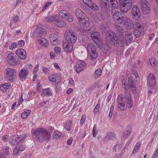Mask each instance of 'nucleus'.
Wrapping results in <instances>:
<instances>
[{"instance_id": "obj_16", "label": "nucleus", "mask_w": 158, "mask_h": 158, "mask_svg": "<svg viewBox=\"0 0 158 158\" xmlns=\"http://www.w3.org/2000/svg\"><path fill=\"white\" fill-rule=\"evenodd\" d=\"M90 21L89 18L85 16L84 18L79 21L80 25L82 27L86 28L89 25Z\"/></svg>"}, {"instance_id": "obj_27", "label": "nucleus", "mask_w": 158, "mask_h": 158, "mask_svg": "<svg viewBox=\"0 0 158 158\" xmlns=\"http://www.w3.org/2000/svg\"><path fill=\"white\" fill-rule=\"evenodd\" d=\"M75 15L77 18L79 19V21L86 16L81 10L79 9H77L75 11Z\"/></svg>"}, {"instance_id": "obj_11", "label": "nucleus", "mask_w": 158, "mask_h": 158, "mask_svg": "<svg viewBox=\"0 0 158 158\" xmlns=\"http://www.w3.org/2000/svg\"><path fill=\"white\" fill-rule=\"evenodd\" d=\"M47 33L45 30L41 27L38 28L34 31L32 35L34 37H41L44 36Z\"/></svg>"}, {"instance_id": "obj_33", "label": "nucleus", "mask_w": 158, "mask_h": 158, "mask_svg": "<svg viewBox=\"0 0 158 158\" xmlns=\"http://www.w3.org/2000/svg\"><path fill=\"white\" fill-rule=\"evenodd\" d=\"M102 72V70L98 68L96 69L94 73V77L96 79L99 78L101 76Z\"/></svg>"}, {"instance_id": "obj_60", "label": "nucleus", "mask_w": 158, "mask_h": 158, "mask_svg": "<svg viewBox=\"0 0 158 158\" xmlns=\"http://www.w3.org/2000/svg\"><path fill=\"white\" fill-rule=\"evenodd\" d=\"M42 70L43 72L45 74H48L49 73L50 71L49 70L45 67H43Z\"/></svg>"}, {"instance_id": "obj_58", "label": "nucleus", "mask_w": 158, "mask_h": 158, "mask_svg": "<svg viewBox=\"0 0 158 158\" xmlns=\"http://www.w3.org/2000/svg\"><path fill=\"white\" fill-rule=\"evenodd\" d=\"M54 51L57 54H59L60 53L61 51L60 48L58 47H55L54 48Z\"/></svg>"}, {"instance_id": "obj_35", "label": "nucleus", "mask_w": 158, "mask_h": 158, "mask_svg": "<svg viewBox=\"0 0 158 158\" xmlns=\"http://www.w3.org/2000/svg\"><path fill=\"white\" fill-rule=\"evenodd\" d=\"M116 138L115 134L112 132L108 133L105 137V139L107 140L109 139L114 140Z\"/></svg>"}, {"instance_id": "obj_25", "label": "nucleus", "mask_w": 158, "mask_h": 158, "mask_svg": "<svg viewBox=\"0 0 158 158\" xmlns=\"http://www.w3.org/2000/svg\"><path fill=\"white\" fill-rule=\"evenodd\" d=\"M16 53L17 55L22 60L25 59L26 58V51L23 49L20 48L16 50Z\"/></svg>"}, {"instance_id": "obj_31", "label": "nucleus", "mask_w": 158, "mask_h": 158, "mask_svg": "<svg viewBox=\"0 0 158 158\" xmlns=\"http://www.w3.org/2000/svg\"><path fill=\"white\" fill-rule=\"evenodd\" d=\"M106 42V44L105 45L104 48V52L106 56H108L110 53L111 50V47L109 44H111H111L110 42L108 43L107 41Z\"/></svg>"}, {"instance_id": "obj_45", "label": "nucleus", "mask_w": 158, "mask_h": 158, "mask_svg": "<svg viewBox=\"0 0 158 158\" xmlns=\"http://www.w3.org/2000/svg\"><path fill=\"white\" fill-rule=\"evenodd\" d=\"M89 7L94 11H97L99 10V7L94 2H93L92 5H90Z\"/></svg>"}, {"instance_id": "obj_62", "label": "nucleus", "mask_w": 158, "mask_h": 158, "mask_svg": "<svg viewBox=\"0 0 158 158\" xmlns=\"http://www.w3.org/2000/svg\"><path fill=\"white\" fill-rule=\"evenodd\" d=\"M39 67V64H37L35 66V69H33V73L34 74H35L37 73V71L38 70Z\"/></svg>"}, {"instance_id": "obj_49", "label": "nucleus", "mask_w": 158, "mask_h": 158, "mask_svg": "<svg viewBox=\"0 0 158 158\" xmlns=\"http://www.w3.org/2000/svg\"><path fill=\"white\" fill-rule=\"evenodd\" d=\"M83 1L85 4L89 6L90 5H92L93 2L91 0H83Z\"/></svg>"}, {"instance_id": "obj_52", "label": "nucleus", "mask_w": 158, "mask_h": 158, "mask_svg": "<svg viewBox=\"0 0 158 158\" xmlns=\"http://www.w3.org/2000/svg\"><path fill=\"white\" fill-rule=\"evenodd\" d=\"M17 44L15 42L12 43L11 45L9 46V48L10 49L13 50L15 48H17Z\"/></svg>"}, {"instance_id": "obj_61", "label": "nucleus", "mask_w": 158, "mask_h": 158, "mask_svg": "<svg viewBox=\"0 0 158 158\" xmlns=\"http://www.w3.org/2000/svg\"><path fill=\"white\" fill-rule=\"evenodd\" d=\"M66 11L64 10H61L59 12V15L60 17H62V18H63L64 15V13H65Z\"/></svg>"}, {"instance_id": "obj_3", "label": "nucleus", "mask_w": 158, "mask_h": 158, "mask_svg": "<svg viewBox=\"0 0 158 158\" xmlns=\"http://www.w3.org/2000/svg\"><path fill=\"white\" fill-rule=\"evenodd\" d=\"M119 5L121 11L126 13L131 8L132 1L131 0H125L119 2Z\"/></svg>"}, {"instance_id": "obj_30", "label": "nucleus", "mask_w": 158, "mask_h": 158, "mask_svg": "<svg viewBox=\"0 0 158 158\" xmlns=\"http://www.w3.org/2000/svg\"><path fill=\"white\" fill-rule=\"evenodd\" d=\"M132 16L133 19L136 21H139L141 19V14L140 12L132 13Z\"/></svg>"}, {"instance_id": "obj_64", "label": "nucleus", "mask_w": 158, "mask_h": 158, "mask_svg": "<svg viewBox=\"0 0 158 158\" xmlns=\"http://www.w3.org/2000/svg\"><path fill=\"white\" fill-rule=\"evenodd\" d=\"M13 21L14 23H17L19 21V17L17 16H16L15 17H14L13 19Z\"/></svg>"}, {"instance_id": "obj_37", "label": "nucleus", "mask_w": 158, "mask_h": 158, "mask_svg": "<svg viewBox=\"0 0 158 158\" xmlns=\"http://www.w3.org/2000/svg\"><path fill=\"white\" fill-rule=\"evenodd\" d=\"M63 134L61 132L58 131H55L53 133V137L54 138L57 139L60 138L63 136Z\"/></svg>"}, {"instance_id": "obj_36", "label": "nucleus", "mask_w": 158, "mask_h": 158, "mask_svg": "<svg viewBox=\"0 0 158 158\" xmlns=\"http://www.w3.org/2000/svg\"><path fill=\"white\" fill-rule=\"evenodd\" d=\"M52 94V93L50 91L49 88H47L43 89L41 93V95L43 96H49Z\"/></svg>"}, {"instance_id": "obj_24", "label": "nucleus", "mask_w": 158, "mask_h": 158, "mask_svg": "<svg viewBox=\"0 0 158 158\" xmlns=\"http://www.w3.org/2000/svg\"><path fill=\"white\" fill-rule=\"evenodd\" d=\"M25 148V146L23 145L17 146L14 148L13 150L14 155H19Z\"/></svg>"}, {"instance_id": "obj_50", "label": "nucleus", "mask_w": 158, "mask_h": 158, "mask_svg": "<svg viewBox=\"0 0 158 158\" xmlns=\"http://www.w3.org/2000/svg\"><path fill=\"white\" fill-rule=\"evenodd\" d=\"M131 134V131H127L125 132H123V136L124 138L126 139L128 136L130 135Z\"/></svg>"}, {"instance_id": "obj_57", "label": "nucleus", "mask_w": 158, "mask_h": 158, "mask_svg": "<svg viewBox=\"0 0 158 158\" xmlns=\"http://www.w3.org/2000/svg\"><path fill=\"white\" fill-rule=\"evenodd\" d=\"M18 45L20 47H23L25 45V42L23 40H19L18 42Z\"/></svg>"}, {"instance_id": "obj_28", "label": "nucleus", "mask_w": 158, "mask_h": 158, "mask_svg": "<svg viewBox=\"0 0 158 158\" xmlns=\"http://www.w3.org/2000/svg\"><path fill=\"white\" fill-rule=\"evenodd\" d=\"M106 1L108 4L109 5V3L111 5L113 9H117L118 7V2L117 0H106Z\"/></svg>"}, {"instance_id": "obj_12", "label": "nucleus", "mask_w": 158, "mask_h": 158, "mask_svg": "<svg viewBox=\"0 0 158 158\" xmlns=\"http://www.w3.org/2000/svg\"><path fill=\"white\" fill-rule=\"evenodd\" d=\"M135 24L136 27L133 31V35L137 38H138L143 32V27L139 23L136 22L135 23Z\"/></svg>"}, {"instance_id": "obj_7", "label": "nucleus", "mask_w": 158, "mask_h": 158, "mask_svg": "<svg viewBox=\"0 0 158 158\" xmlns=\"http://www.w3.org/2000/svg\"><path fill=\"white\" fill-rule=\"evenodd\" d=\"M6 71V74L8 79L11 82H13L16 74V70L13 68H8Z\"/></svg>"}, {"instance_id": "obj_5", "label": "nucleus", "mask_w": 158, "mask_h": 158, "mask_svg": "<svg viewBox=\"0 0 158 158\" xmlns=\"http://www.w3.org/2000/svg\"><path fill=\"white\" fill-rule=\"evenodd\" d=\"M88 56H90L91 60L96 59L97 57V52L95 46L91 44H89L86 48Z\"/></svg>"}, {"instance_id": "obj_19", "label": "nucleus", "mask_w": 158, "mask_h": 158, "mask_svg": "<svg viewBox=\"0 0 158 158\" xmlns=\"http://www.w3.org/2000/svg\"><path fill=\"white\" fill-rule=\"evenodd\" d=\"M11 140L10 141V143L12 145H16L22 142L21 138L17 135H14L11 137Z\"/></svg>"}, {"instance_id": "obj_43", "label": "nucleus", "mask_w": 158, "mask_h": 158, "mask_svg": "<svg viewBox=\"0 0 158 158\" xmlns=\"http://www.w3.org/2000/svg\"><path fill=\"white\" fill-rule=\"evenodd\" d=\"M31 112V110H27L24 111L21 114V116L23 118H26L27 116L29 115Z\"/></svg>"}, {"instance_id": "obj_1", "label": "nucleus", "mask_w": 158, "mask_h": 158, "mask_svg": "<svg viewBox=\"0 0 158 158\" xmlns=\"http://www.w3.org/2000/svg\"><path fill=\"white\" fill-rule=\"evenodd\" d=\"M117 36L114 32L113 31L107 33L106 35V41L110 43L116 47H118L120 45L123 47L124 41L123 40L124 29L120 26H117L116 28Z\"/></svg>"}, {"instance_id": "obj_53", "label": "nucleus", "mask_w": 158, "mask_h": 158, "mask_svg": "<svg viewBox=\"0 0 158 158\" xmlns=\"http://www.w3.org/2000/svg\"><path fill=\"white\" fill-rule=\"evenodd\" d=\"M51 42L52 44L54 46L58 45L60 43V41L59 39L54 40V41Z\"/></svg>"}, {"instance_id": "obj_21", "label": "nucleus", "mask_w": 158, "mask_h": 158, "mask_svg": "<svg viewBox=\"0 0 158 158\" xmlns=\"http://www.w3.org/2000/svg\"><path fill=\"white\" fill-rule=\"evenodd\" d=\"M123 99L122 94L119 95L117 98L118 102V106L121 110H124L126 109L125 104L123 102Z\"/></svg>"}, {"instance_id": "obj_42", "label": "nucleus", "mask_w": 158, "mask_h": 158, "mask_svg": "<svg viewBox=\"0 0 158 158\" xmlns=\"http://www.w3.org/2000/svg\"><path fill=\"white\" fill-rule=\"evenodd\" d=\"M56 18L55 17H51L49 16L45 18V20L48 22H52L54 23Z\"/></svg>"}, {"instance_id": "obj_44", "label": "nucleus", "mask_w": 158, "mask_h": 158, "mask_svg": "<svg viewBox=\"0 0 158 158\" xmlns=\"http://www.w3.org/2000/svg\"><path fill=\"white\" fill-rule=\"evenodd\" d=\"M138 12H140L139 9L138 7V5L136 4H135L132 7V9L131 10L132 13H138Z\"/></svg>"}, {"instance_id": "obj_38", "label": "nucleus", "mask_w": 158, "mask_h": 158, "mask_svg": "<svg viewBox=\"0 0 158 158\" xmlns=\"http://www.w3.org/2000/svg\"><path fill=\"white\" fill-rule=\"evenodd\" d=\"M50 40L51 42L58 39L59 36L54 33L50 34L49 35Z\"/></svg>"}, {"instance_id": "obj_46", "label": "nucleus", "mask_w": 158, "mask_h": 158, "mask_svg": "<svg viewBox=\"0 0 158 158\" xmlns=\"http://www.w3.org/2000/svg\"><path fill=\"white\" fill-rule=\"evenodd\" d=\"M122 84L123 87L126 90H128V87L127 83L125 81V79L123 78L122 79Z\"/></svg>"}, {"instance_id": "obj_59", "label": "nucleus", "mask_w": 158, "mask_h": 158, "mask_svg": "<svg viewBox=\"0 0 158 158\" xmlns=\"http://www.w3.org/2000/svg\"><path fill=\"white\" fill-rule=\"evenodd\" d=\"M86 118V117L85 115H83L82 116L80 120V124L82 125L83 124Z\"/></svg>"}, {"instance_id": "obj_22", "label": "nucleus", "mask_w": 158, "mask_h": 158, "mask_svg": "<svg viewBox=\"0 0 158 158\" xmlns=\"http://www.w3.org/2000/svg\"><path fill=\"white\" fill-rule=\"evenodd\" d=\"M48 79L50 81L55 82L56 84H58L61 81V77L57 74H54L49 76Z\"/></svg>"}, {"instance_id": "obj_26", "label": "nucleus", "mask_w": 158, "mask_h": 158, "mask_svg": "<svg viewBox=\"0 0 158 158\" xmlns=\"http://www.w3.org/2000/svg\"><path fill=\"white\" fill-rule=\"evenodd\" d=\"M128 82L129 87L133 90L134 93L136 92V88L134 84V81L131 77H128Z\"/></svg>"}, {"instance_id": "obj_48", "label": "nucleus", "mask_w": 158, "mask_h": 158, "mask_svg": "<svg viewBox=\"0 0 158 158\" xmlns=\"http://www.w3.org/2000/svg\"><path fill=\"white\" fill-rule=\"evenodd\" d=\"M140 147V143H136L133 150V153H135L139 149Z\"/></svg>"}, {"instance_id": "obj_32", "label": "nucleus", "mask_w": 158, "mask_h": 158, "mask_svg": "<svg viewBox=\"0 0 158 158\" xmlns=\"http://www.w3.org/2000/svg\"><path fill=\"white\" fill-rule=\"evenodd\" d=\"M54 24L59 27H64L66 25L64 21L56 19L55 21Z\"/></svg>"}, {"instance_id": "obj_34", "label": "nucleus", "mask_w": 158, "mask_h": 158, "mask_svg": "<svg viewBox=\"0 0 158 158\" xmlns=\"http://www.w3.org/2000/svg\"><path fill=\"white\" fill-rule=\"evenodd\" d=\"M72 122V120H69L65 122L64 124V127L67 131H70L71 130Z\"/></svg>"}, {"instance_id": "obj_4", "label": "nucleus", "mask_w": 158, "mask_h": 158, "mask_svg": "<svg viewBox=\"0 0 158 158\" xmlns=\"http://www.w3.org/2000/svg\"><path fill=\"white\" fill-rule=\"evenodd\" d=\"M64 37L67 42L75 43L77 39V35L74 30H68L65 31Z\"/></svg>"}, {"instance_id": "obj_6", "label": "nucleus", "mask_w": 158, "mask_h": 158, "mask_svg": "<svg viewBox=\"0 0 158 158\" xmlns=\"http://www.w3.org/2000/svg\"><path fill=\"white\" fill-rule=\"evenodd\" d=\"M19 59L13 53H10L7 56L6 60L11 65L16 66L19 64Z\"/></svg>"}, {"instance_id": "obj_55", "label": "nucleus", "mask_w": 158, "mask_h": 158, "mask_svg": "<svg viewBox=\"0 0 158 158\" xmlns=\"http://www.w3.org/2000/svg\"><path fill=\"white\" fill-rule=\"evenodd\" d=\"M100 104L98 103L97 104L94 109V114L99 111L100 108Z\"/></svg>"}, {"instance_id": "obj_29", "label": "nucleus", "mask_w": 158, "mask_h": 158, "mask_svg": "<svg viewBox=\"0 0 158 158\" xmlns=\"http://www.w3.org/2000/svg\"><path fill=\"white\" fill-rule=\"evenodd\" d=\"M9 147L6 146L3 149V152L0 153V158H7V156L9 153Z\"/></svg>"}, {"instance_id": "obj_2", "label": "nucleus", "mask_w": 158, "mask_h": 158, "mask_svg": "<svg viewBox=\"0 0 158 158\" xmlns=\"http://www.w3.org/2000/svg\"><path fill=\"white\" fill-rule=\"evenodd\" d=\"M32 136L37 141L42 142L44 139L49 140L51 138L49 132L46 129L42 127L38 128L31 130Z\"/></svg>"}, {"instance_id": "obj_18", "label": "nucleus", "mask_w": 158, "mask_h": 158, "mask_svg": "<svg viewBox=\"0 0 158 158\" xmlns=\"http://www.w3.org/2000/svg\"><path fill=\"white\" fill-rule=\"evenodd\" d=\"M133 34L132 32L130 31H127L125 33V44L127 45H128L133 41Z\"/></svg>"}, {"instance_id": "obj_40", "label": "nucleus", "mask_w": 158, "mask_h": 158, "mask_svg": "<svg viewBox=\"0 0 158 158\" xmlns=\"http://www.w3.org/2000/svg\"><path fill=\"white\" fill-rule=\"evenodd\" d=\"M38 40L40 41L41 44L45 47L47 46V41L48 40L45 38L42 37L40 38L39 39H38Z\"/></svg>"}, {"instance_id": "obj_41", "label": "nucleus", "mask_w": 158, "mask_h": 158, "mask_svg": "<svg viewBox=\"0 0 158 158\" xmlns=\"http://www.w3.org/2000/svg\"><path fill=\"white\" fill-rule=\"evenodd\" d=\"M10 86V84L9 83H5L2 85V87L0 86L1 89L3 90V91L4 90H4H6L7 89H9Z\"/></svg>"}, {"instance_id": "obj_20", "label": "nucleus", "mask_w": 158, "mask_h": 158, "mask_svg": "<svg viewBox=\"0 0 158 158\" xmlns=\"http://www.w3.org/2000/svg\"><path fill=\"white\" fill-rule=\"evenodd\" d=\"M73 43L67 42H63V46L64 51L66 52L67 53L70 52L73 50Z\"/></svg>"}, {"instance_id": "obj_63", "label": "nucleus", "mask_w": 158, "mask_h": 158, "mask_svg": "<svg viewBox=\"0 0 158 158\" xmlns=\"http://www.w3.org/2000/svg\"><path fill=\"white\" fill-rule=\"evenodd\" d=\"M69 22H72L73 21V18L72 16L71 15H69L66 19Z\"/></svg>"}, {"instance_id": "obj_13", "label": "nucleus", "mask_w": 158, "mask_h": 158, "mask_svg": "<svg viewBox=\"0 0 158 158\" xmlns=\"http://www.w3.org/2000/svg\"><path fill=\"white\" fill-rule=\"evenodd\" d=\"M86 66L85 62L81 60H78L75 66L76 70L77 73H80L83 70Z\"/></svg>"}, {"instance_id": "obj_51", "label": "nucleus", "mask_w": 158, "mask_h": 158, "mask_svg": "<svg viewBox=\"0 0 158 158\" xmlns=\"http://www.w3.org/2000/svg\"><path fill=\"white\" fill-rule=\"evenodd\" d=\"M92 132L94 137H95L98 134V131L96 130V128L95 127V125L93 127Z\"/></svg>"}, {"instance_id": "obj_56", "label": "nucleus", "mask_w": 158, "mask_h": 158, "mask_svg": "<svg viewBox=\"0 0 158 158\" xmlns=\"http://www.w3.org/2000/svg\"><path fill=\"white\" fill-rule=\"evenodd\" d=\"M152 157V158H158V149H156V150L155 151Z\"/></svg>"}, {"instance_id": "obj_9", "label": "nucleus", "mask_w": 158, "mask_h": 158, "mask_svg": "<svg viewBox=\"0 0 158 158\" xmlns=\"http://www.w3.org/2000/svg\"><path fill=\"white\" fill-rule=\"evenodd\" d=\"M100 3V8L101 10L104 13H107L109 10L110 11L111 14H112L114 13L113 9L110 7H109V5L108 4L106 1L105 2H102Z\"/></svg>"}, {"instance_id": "obj_8", "label": "nucleus", "mask_w": 158, "mask_h": 158, "mask_svg": "<svg viewBox=\"0 0 158 158\" xmlns=\"http://www.w3.org/2000/svg\"><path fill=\"white\" fill-rule=\"evenodd\" d=\"M113 13L112 15V19L114 21L118 24H122L123 20L125 15L122 14L121 12L118 11L114 12Z\"/></svg>"}, {"instance_id": "obj_54", "label": "nucleus", "mask_w": 158, "mask_h": 158, "mask_svg": "<svg viewBox=\"0 0 158 158\" xmlns=\"http://www.w3.org/2000/svg\"><path fill=\"white\" fill-rule=\"evenodd\" d=\"M52 3V2H46L45 5L43 7L42 10L44 11Z\"/></svg>"}, {"instance_id": "obj_14", "label": "nucleus", "mask_w": 158, "mask_h": 158, "mask_svg": "<svg viewBox=\"0 0 158 158\" xmlns=\"http://www.w3.org/2000/svg\"><path fill=\"white\" fill-rule=\"evenodd\" d=\"M99 33L97 32H94L91 34V37L93 41L97 44H101L102 42V40L100 37Z\"/></svg>"}, {"instance_id": "obj_39", "label": "nucleus", "mask_w": 158, "mask_h": 158, "mask_svg": "<svg viewBox=\"0 0 158 158\" xmlns=\"http://www.w3.org/2000/svg\"><path fill=\"white\" fill-rule=\"evenodd\" d=\"M122 148V145H116L114 146L113 148V152H119Z\"/></svg>"}, {"instance_id": "obj_23", "label": "nucleus", "mask_w": 158, "mask_h": 158, "mask_svg": "<svg viewBox=\"0 0 158 158\" xmlns=\"http://www.w3.org/2000/svg\"><path fill=\"white\" fill-rule=\"evenodd\" d=\"M123 21L122 22V24L123 23L126 27L130 29L131 28L132 25L133 24L132 21L128 18L126 17L125 15L123 19Z\"/></svg>"}, {"instance_id": "obj_15", "label": "nucleus", "mask_w": 158, "mask_h": 158, "mask_svg": "<svg viewBox=\"0 0 158 158\" xmlns=\"http://www.w3.org/2000/svg\"><path fill=\"white\" fill-rule=\"evenodd\" d=\"M156 84V79L152 73H150L148 76L147 84L150 87L154 86Z\"/></svg>"}, {"instance_id": "obj_17", "label": "nucleus", "mask_w": 158, "mask_h": 158, "mask_svg": "<svg viewBox=\"0 0 158 158\" xmlns=\"http://www.w3.org/2000/svg\"><path fill=\"white\" fill-rule=\"evenodd\" d=\"M29 74V71L24 68L20 70L19 73V76L20 80L21 81L25 80L27 78V77Z\"/></svg>"}, {"instance_id": "obj_10", "label": "nucleus", "mask_w": 158, "mask_h": 158, "mask_svg": "<svg viewBox=\"0 0 158 158\" xmlns=\"http://www.w3.org/2000/svg\"><path fill=\"white\" fill-rule=\"evenodd\" d=\"M125 97L126 103L127 107L129 109L131 108L133 103L132 100V97L128 90H126L125 93Z\"/></svg>"}, {"instance_id": "obj_47", "label": "nucleus", "mask_w": 158, "mask_h": 158, "mask_svg": "<svg viewBox=\"0 0 158 158\" xmlns=\"http://www.w3.org/2000/svg\"><path fill=\"white\" fill-rule=\"evenodd\" d=\"M85 38L83 35H80L78 36V42L81 44L84 42L85 41Z\"/></svg>"}]
</instances>
